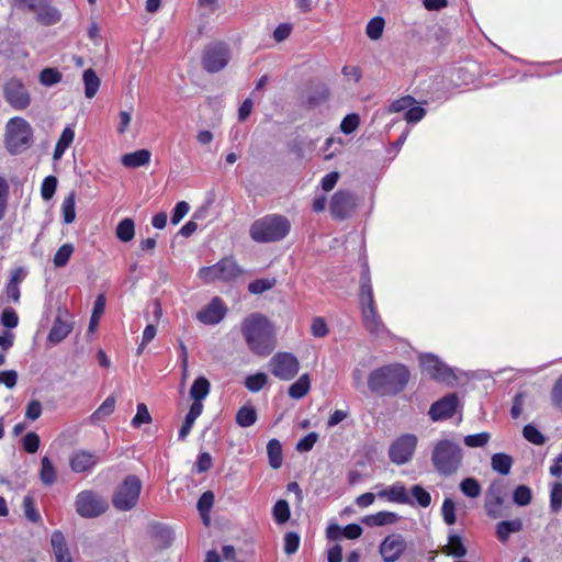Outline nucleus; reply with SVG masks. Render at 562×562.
Here are the masks:
<instances>
[{
	"label": "nucleus",
	"mask_w": 562,
	"mask_h": 562,
	"mask_svg": "<svg viewBox=\"0 0 562 562\" xmlns=\"http://www.w3.org/2000/svg\"><path fill=\"white\" fill-rule=\"evenodd\" d=\"M240 331L251 352L267 356L276 348V329L262 314L252 313L244 318Z\"/></svg>",
	"instance_id": "obj_1"
},
{
	"label": "nucleus",
	"mask_w": 562,
	"mask_h": 562,
	"mask_svg": "<svg viewBox=\"0 0 562 562\" xmlns=\"http://www.w3.org/2000/svg\"><path fill=\"white\" fill-rule=\"evenodd\" d=\"M409 380L407 368L400 363L383 366L373 370L368 378V386L373 393L396 394Z\"/></svg>",
	"instance_id": "obj_2"
},
{
	"label": "nucleus",
	"mask_w": 562,
	"mask_h": 562,
	"mask_svg": "<svg viewBox=\"0 0 562 562\" xmlns=\"http://www.w3.org/2000/svg\"><path fill=\"white\" fill-rule=\"evenodd\" d=\"M290 229L291 223L285 216L271 214L255 221L249 234L257 243H274L283 239Z\"/></svg>",
	"instance_id": "obj_3"
},
{
	"label": "nucleus",
	"mask_w": 562,
	"mask_h": 562,
	"mask_svg": "<svg viewBox=\"0 0 562 562\" xmlns=\"http://www.w3.org/2000/svg\"><path fill=\"white\" fill-rule=\"evenodd\" d=\"M360 306L364 328L373 336L383 335L386 328L378 313L368 272L361 278Z\"/></svg>",
	"instance_id": "obj_4"
},
{
	"label": "nucleus",
	"mask_w": 562,
	"mask_h": 562,
	"mask_svg": "<svg viewBox=\"0 0 562 562\" xmlns=\"http://www.w3.org/2000/svg\"><path fill=\"white\" fill-rule=\"evenodd\" d=\"M462 449L451 440H439L432 450L431 460L436 470L442 475H450L462 463Z\"/></svg>",
	"instance_id": "obj_5"
},
{
	"label": "nucleus",
	"mask_w": 562,
	"mask_h": 562,
	"mask_svg": "<svg viewBox=\"0 0 562 562\" xmlns=\"http://www.w3.org/2000/svg\"><path fill=\"white\" fill-rule=\"evenodd\" d=\"M33 130L30 123L20 116L10 119L5 124L4 144L10 154L24 151L32 144Z\"/></svg>",
	"instance_id": "obj_6"
},
{
	"label": "nucleus",
	"mask_w": 562,
	"mask_h": 562,
	"mask_svg": "<svg viewBox=\"0 0 562 562\" xmlns=\"http://www.w3.org/2000/svg\"><path fill=\"white\" fill-rule=\"evenodd\" d=\"M140 491V480L136 475L126 476L113 493V506L121 512L131 510L137 505Z\"/></svg>",
	"instance_id": "obj_7"
},
{
	"label": "nucleus",
	"mask_w": 562,
	"mask_h": 562,
	"mask_svg": "<svg viewBox=\"0 0 562 562\" xmlns=\"http://www.w3.org/2000/svg\"><path fill=\"white\" fill-rule=\"evenodd\" d=\"M15 7L35 14L36 21L45 26L55 25L61 20V12L52 5V0H13Z\"/></svg>",
	"instance_id": "obj_8"
},
{
	"label": "nucleus",
	"mask_w": 562,
	"mask_h": 562,
	"mask_svg": "<svg viewBox=\"0 0 562 562\" xmlns=\"http://www.w3.org/2000/svg\"><path fill=\"white\" fill-rule=\"evenodd\" d=\"M240 272V268L232 258H224L213 266L201 268L198 272V277L204 283L215 281L226 282L236 279Z\"/></svg>",
	"instance_id": "obj_9"
},
{
	"label": "nucleus",
	"mask_w": 562,
	"mask_h": 562,
	"mask_svg": "<svg viewBox=\"0 0 562 562\" xmlns=\"http://www.w3.org/2000/svg\"><path fill=\"white\" fill-rule=\"evenodd\" d=\"M76 510L85 518L98 517L108 509V503L91 491H82L76 497Z\"/></svg>",
	"instance_id": "obj_10"
},
{
	"label": "nucleus",
	"mask_w": 562,
	"mask_h": 562,
	"mask_svg": "<svg viewBox=\"0 0 562 562\" xmlns=\"http://www.w3.org/2000/svg\"><path fill=\"white\" fill-rule=\"evenodd\" d=\"M272 374L283 381L292 380L300 370L297 358L290 352H278L269 362Z\"/></svg>",
	"instance_id": "obj_11"
},
{
	"label": "nucleus",
	"mask_w": 562,
	"mask_h": 562,
	"mask_svg": "<svg viewBox=\"0 0 562 562\" xmlns=\"http://www.w3.org/2000/svg\"><path fill=\"white\" fill-rule=\"evenodd\" d=\"M229 50L223 43H213L206 46L202 64L209 72H216L223 69L229 60Z\"/></svg>",
	"instance_id": "obj_12"
},
{
	"label": "nucleus",
	"mask_w": 562,
	"mask_h": 562,
	"mask_svg": "<svg viewBox=\"0 0 562 562\" xmlns=\"http://www.w3.org/2000/svg\"><path fill=\"white\" fill-rule=\"evenodd\" d=\"M420 366L423 373L436 381L450 384L456 379L451 369L434 355L429 353L422 356Z\"/></svg>",
	"instance_id": "obj_13"
},
{
	"label": "nucleus",
	"mask_w": 562,
	"mask_h": 562,
	"mask_svg": "<svg viewBox=\"0 0 562 562\" xmlns=\"http://www.w3.org/2000/svg\"><path fill=\"white\" fill-rule=\"evenodd\" d=\"M417 437L411 434L398 437L389 449V457L395 464L407 463L416 449Z\"/></svg>",
	"instance_id": "obj_14"
},
{
	"label": "nucleus",
	"mask_w": 562,
	"mask_h": 562,
	"mask_svg": "<svg viewBox=\"0 0 562 562\" xmlns=\"http://www.w3.org/2000/svg\"><path fill=\"white\" fill-rule=\"evenodd\" d=\"M3 95L5 101L15 110H24L31 104V95L26 87L15 78L5 82Z\"/></svg>",
	"instance_id": "obj_15"
},
{
	"label": "nucleus",
	"mask_w": 562,
	"mask_h": 562,
	"mask_svg": "<svg viewBox=\"0 0 562 562\" xmlns=\"http://www.w3.org/2000/svg\"><path fill=\"white\" fill-rule=\"evenodd\" d=\"M357 206V199L353 193L339 190L331 196L329 211L334 218L345 220L350 216Z\"/></svg>",
	"instance_id": "obj_16"
},
{
	"label": "nucleus",
	"mask_w": 562,
	"mask_h": 562,
	"mask_svg": "<svg viewBox=\"0 0 562 562\" xmlns=\"http://www.w3.org/2000/svg\"><path fill=\"white\" fill-rule=\"evenodd\" d=\"M227 308L221 297L215 296L211 302L196 313L199 322L205 325H216L226 315Z\"/></svg>",
	"instance_id": "obj_17"
},
{
	"label": "nucleus",
	"mask_w": 562,
	"mask_h": 562,
	"mask_svg": "<svg viewBox=\"0 0 562 562\" xmlns=\"http://www.w3.org/2000/svg\"><path fill=\"white\" fill-rule=\"evenodd\" d=\"M74 328V324L70 321L69 314L66 310H58L54 324L48 333L47 340L57 345L61 342Z\"/></svg>",
	"instance_id": "obj_18"
},
{
	"label": "nucleus",
	"mask_w": 562,
	"mask_h": 562,
	"mask_svg": "<svg viewBox=\"0 0 562 562\" xmlns=\"http://www.w3.org/2000/svg\"><path fill=\"white\" fill-rule=\"evenodd\" d=\"M406 549V542L400 535L387 536L380 544L379 551L383 562H395Z\"/></svg>",
	"instance_id": "obj_19"
},
{
	"label": "nucleus",
	"mask_w": 562,
	"mask_h": 562,
	"mask_svg": "<svg viewBox=\"0 0 562 562\" xmlns=\"http://www.w3.org/2000/svg\"><path fill=\"white\" fill-rule=\"evenodd\" d=\"M457 406V395L449 394L430 406L429 416L435 422L447 419L456 413Z\"/></svg>",
	"instance_id": "obj_20"
},
{
	"label": "nucleus",
	"mask_w": 562,
	"mask_h": 562,
	"mask_svg": "<svg viewBox=\"0 0 562 562\" xmlns=\"http://www.w3.org/2000/svg\"><path fill=\"white\" fill-rule=\"evenodd\" d=\"M97 463V456L85 450L75 452L69 460L70 469L76 473L87 472L94 468Z\"/></svg>",
	"instance_id": "obj_21"
},
{
	"label": "nucleus",
	"mask_w": 562,
	"mask_h": 562,
	"mask_svg": "<svg viewBox=\"0 0 562 562\" xmlns=\"http://www.w3.org/2000/svg\"><path fill=\"white\" fill-rule=\"evenodd\" d=\"M504 502L503 492L501 486H496L492 484L487 492L485 498V509L488 516L493 518H497L501 516V506Z\"/></svg>",
	"instance_id": "obj_22"
},
{
	"label": "nucleus",
	"mask_w": 562,
	"mask_h": 562,
	"mask_svg": "<svg viewBox=\"0 0 562 562\" xmlns=\"http://www.w3.org/2000/svg\"><path fill=\"white\" fill-rule=\"evenodd\" d=\"M151 153L148 149H138L122 156L121 162L126 168H138L150 162Z\"/></svg>",
	"instance_id": "obj_23"
},
{
	"label": "nucleus",
	"mask_w": 562,
	"mask_h": 562,
	"mask_svg": "<svg viewBox=\"0 0 562 562\" xmlns=\"http://www.w3.org/2000/svg\"><path fill=\"white\" fill-rule=\"evenodd\" d=\"M378 496L381 498H386L390 502L402 503V504L409 503V496L406 492V488L400 482H396L393 485L389 486L387 488L380 491L378 493Z\"/></svg>",
	"instance_id": "obj_24"
},
{
	"label": "nucleus",
	"mask_w": 562,
	"mask_h": 562,
	"mask_svg": "<svg viewBox=\"0 0 562 562\" xmlns=\"http://www.w3.org/2000/svg\"><path fill=\"white\" fill-rule=\"evenodd\" d=\"M116 400L113 395L108 396L103 403L91 414L90 422L98 424L106 419L115 409Z\"/></svg>",
	"instance_id": "obj_25"
},
{
	"label": "nucleus",
	"mask_w": 562,
	"mask_h": 562,
	"mask_svg": "<svg viewBox=\"0 0 562 562\" xmlns=\"http://www.w3.org/2000/svg\"><path fill=\"white\" fill-rule=\"evenodd\" d=\"M74 139L75 131L70 126L65 127L55 146L53 158L55 160H59Z\"/></svg>",
	"instance_id": "obj_26"
},
{
	"label": "nucleus",
	"mask_w": 562,
	"mask_h": 562,
	"mask_svg": "<svg viewBox=\"0 0 562 562\" xmlns=\"http://www.w3.org/2000/svg\"><path fill=\"white\" fill-rule=\"evenodd\" d=\"M522 529V521L520 519L501 521L496 526L497 538L502 542H506L513 532H518Z\"/></svg>",
	"instance_id": "obj_27"
},
{
	"label": "nucleus",
	"mask_w": 562,
	"mask_h": 562,
	"mask_svg": "<svg viewBox=\"0 0 562 562\" xmlns=\"http://www.w3.org/2000/svg\"><path fill=\"white\" fill-rule=\"evenodd\" d=\"M63 221L65 224H71L76 220V192H69L63 200L60 206Z\"/></svg>",
	"instance_id": "obj_28"
},
{
	"label": "nucleus",
	"mask_w": 562,
	"mask_h": 562,
	"mask_svg": "<svg viewBox=\"0 0 562 562\" xmlns=\"http://www.w3.org/2000/svg\"><path fill=\"white\" fill-rule=\"evenodd\" d=\"M311 389V380L307 373L302 374L293 384L289 387V395L294 400L304 397Z\"/></svg>",
	"instance_id": "obj_29"
},
{
	"label": "nucleus",
	"mask_w": 562,
	"mask_h": 562,
	"mask_svg": "<svg viewBox=\"0 0 562 562\" xmlns=\"http://www.w3.org/2000/svg\"><path fill=\"white\" fill-rule=\"evenodd\" d=\"M491 467L495 472L507 475L513 467V458L506 453H495L491 458Z\"/></svg>",
	"instance_id": "obj_30"
},
{
	"label": "nucleus",
	"mask_w": 562,
	"mask_h": 562,
	"mask_svg": "<svg viewBox=\"0 0 562 562\" xmlns=\"http://www.w3.org/2000/svg\"><path fill=\"white\" fill-rule=\"evenodd\" d=\"M443 552L454 558H462L467 554V548L464 547L461 537L458 535H450L448 543L443 548Z\"/></svg>",
	"instance_id": "obj_31"
},
{
	"label": "nucleus",
	"mask_w": 562,
	"mask_h": 562,
	"mask_svg": "<svg viewBox=\"0 0 562 562\" xmlns=\"http://www.w3.org/2000/svg\"><path fill=\"white\" fill-rule=\"evenodd\" d=\"M83 82H85V95L88 99L93 98L100 88V79L93 69L89 68V69L85 70Z\"/></svg>",
	"instance_id": "obj_32"
},
{
	"label": "nucleus",
	"mask_w": 562,
	"mask_h": 562,
	"mask_svg": "<svg viewBox=\"0 0 562 562\" xmlns=\"http://www.w3.org/2000/svg\"><path fill=\"white\" fill-rule=\"evenodd\" d=\"M211 384L207 381L206 378L200 376L195 379L193 382L191 389H190V396L193 401H201L204 400L209 393H210Z\"/></svg>",
	"instance_id": "obj_33"
},
{
	"label": "nucleus",
	"mask_w": 562,
	"mask_h": 562,
	"mask_svg": "<svg viewBox=\"0 0 562 562\" xmlns=\"http://www.w3.org/2000/svg\"><path fill=\"white\" fill-rule=\"evenodd\" d=\"M267 452L270 465L273 469H279L282 464V448L280 441L277 439L269 440L267 445Z\"/></svg>",
	"instance_id": "obj_34"
},
{
	"label": "nucleus",
	"mask_w": 562,
	"mask_h": 562,
	"mask_svg": "<svg viewBox=\"0 0 562 562\" xmlns=\"http://www.w3.org/2000/svg\"><path fill=\"white\" fill-rule=\"evenodd\" d=\"M257 420V413L252 405L243 406L236 414V423L240 427H249Z\"/></svg>",
	"instance_id": "obj_35"
},
{
	"label": "nucleus",
	"mask_w": 562,
	"mask_h": 562,
	"mask_svg": "<svg viewBox=\"0 0 562 562\" xmlns=\"http://www.w3.org/2000/svg\"><path fill=\"white\" fill-rule=\"evenodd\" d=\"M396 520V515L391 512H379L374 515H369L363 518V522L368 526H384L393 524Z\"/></svg>",
	"instance_id": "obj_36"
},
{
	"label": "nucleus",
	"mask_w": 562,
	"mask_h": 562,
	"mask_svg": "<svg viewBox=\"0 0 562 562\" xmlns=\"http://www.w3.org/2000/svg\"><path fill=\"white\" fill-rule=\"evenodd\" d=\"M135 236L133 220L124 218L116 226V237L124 243L131 241Z\"/></svg>",
	"instance_id": "obj_37"
},
{
	"label": "nucleus",
	"mask_w": 562,
	"mask_h": 562,
	"mask_svg": "<svg viewBox=\"0 0 562 562\" xmlns=\"http://www.w3.org/2000/svg\"><path fill=\"white\" fill-rule=\"evenodd\" d=\"M50 544L56 560L70 553L66 544L65 537L63 532L59 530L53 532L50 538Z\"/></svg>",
	"instance_id": "obj_38"
},
{
	"label": "nucleus",
	"mask_w": 562,
	"mask_h": 562,
	"mask_svg": "<svg viewBox=\"0 0 562 562\" xmlns=\"http://www.w3.org/2000/svg\"><path fill=\"white\" fill-rule=\"evenodd\" d=\"M214 503V494L211 491L204 492L198 501V509L203 518L205 525H209V513Z\"/></svg>",
	"instance_id": "obj_39"
},
{
	"label": "nucleus",
	"mask_w": 562,
	"mask_h": 562,
	"mask_svg": "<svg viewBox=\"0 0 562 562\" xmlns=\"http://www.w3.org/2000/svg\"><path fill=\"white\" fill-rule=\"evenodd\" d=\"M75 251V247L72 244H64L61 245L56 254L54 255L53 262L56 268L65 267L69 259L71 258Z\"/></svg>",
	"instance_id": "obj_40"
},
{
	"label": "nucleus",
	"mask_w": 562,
	"mask_h": 562,
	"mask_svg": "<svg viewBox=\"0 0 562 562\" xmlns=\"http://www.w3.org/2000/svg\"><path fill=\"white\" fill-rule=\"evenodd\" d=\"M40 477L44 485H52L56 481V470L47 457L42 458Z\"/></svg>",
	"instance_id": "obj_41"
},
{
	"label": "nucleus",
	"mask_w": 562,
	"mask_h": 562,
	"mask_svg": "<svg viewBox=\"0 0 562 562\" xmlns=\"http://www.w3.org/2000/svg\"><path fill=\"white\" fill-rule=\"evenodd\" d=\"M272 514L277 524L286 522L291 516L289 503L284 499L278 501L273 506Z\"/></svg>",
	"instance_id": "obj_42"
},
{
	"label": "nucleus",
	"mask_w": 562,
	"mask_h": 562,
	"mask_svg": "<svg viewBox=\"0 0 562 562\" xmlns=\"http://www.w3.org/2000/svg\"><path fill=\"white\" fill-rule=\"evenodd\" d=\"M384 19L381 16H375L369 21L366 27V33L369 38L376 41L381 38L384 30Z\"/></svg>",
	"instance_id": "obj_43"
},
{
	"label": "nucleus",
	"mask_w": 562,
	"mask_h": 562,
	"mask_svg": "<svg viewBox=\"0 0 562 562\" xmlns=\"http://www.w3.org/2000/svg\"><path fill=\"white\" fill-rule=\"evenodd\" d=\"M105 310V297L103 294L97 296L90 318L89 330L93 331Z\"/></svg>",
	"instance_id": "obj_44"
},
{
	"label": "nucleus",
	"mask_w": 562,
	"mask_h": 562,
	"mask_svg": "<svg viewBox=\"0 0 562 562\" xmlns=\"http://www.w3.org/2000/svg\"><path fill=\"white\" fill-rule=\"evenodd\" d=\"M460 490L461 492L471 498H476L481 494V485L474 477H467L461 481L460 483Z\"/></svg>",
	"instance_id": "obj_45"
},
{
	"label": "nucleus",
	"mask_w": 562,
	"mask_h": 562,
	"mask_svg": "<svg viewBox=\"0 0 562 562\" xmlns=\"http://www.w3.org/2000/svg\"><path fill=\"white\" fill-rule=\"evenodd\" d=\"M277 284L274 278L257 279L248 284V291L252 294H261L271 290Z\"/></svg>",
	"instance_id": "obj_46"
},
{
	"label": "nucleus",
	"mask_w": 562,
	"mask_h": 562,
	"mask_svg": "<svg viewBox=\"0 0 562 562\" xmlns=\"http://www.w3.org/2000/svg\"><path fill=\"white\" fill-rule=\"evenodd\" d=\"M268 382V375L266 373L259 372L256 374H251L246 378L245 386L250 392H259Z\"/></svg>",
	"instance_id": "obj_47"
},
{
	"label": "nucleus",
	"mask_w": 562,
	"mask_h": 562,
	"mask_svg": "<svg viewBox=\"0 0 562 562\" xmlns=\"http://www.w3.org/2000/svg\"><path fill=\"white\" fill-rule=\"evenodd\" d=\"M63 75L55 68H45L40 74V82L43 86L50 87L61 81Z\"/></svg>",
	"instance_id": "obj_48"
},
{
	"label": "nucleus",
	"mask_w": 562,
	"mask_h": 562,
	"mask_svg": "<svg viewBox=\"0 0 562 562\" xmlns=\"http://www.w3.org/2000/svg\"><path fill=\"white\" fill-rule=\"evenodd\" d=\"M550 508L553 513H558L562 508V483L560 482H555L551 486Z\"/></svg>",
	"instance_id": "obj_49"
},
{
	"label": "nucleus",
	"mask_w": 562,
	"mask_h": 562,
	"mask_svg": "<svg viewBox=\"0 0 562 562\" xmlns=\"http://www.w3.org/2000/svg\"><path fill=\"white\" fill-rule=\"evenodd\" d=\"M151 423V416L147 406L144 403L137 405L136 415L133 417L131 424L134 428H139L143 424Z\"/></svg>",
	"instance_id": "obj_50"
},
{
	"label": "nucleus",
	"mask_w": 562,
	"mask_h": 562,
	"mask_svg": "<svg viewBox=\"0 0 562 562\" xmlns=\"http://www.w3.org/2000/svg\"><path fill=\"white\" fill-rule=\"evenodd\" d=\"M532 498L531 490L526 485H519L513 494V499L518 506H527Z\"/></svg>",
	"instance_id": "obj_51"
},
{
	"label": "nucleus",
	"mask_w": 562,
	"mask_h": 562,
	"mask_svg": "<svg viewBox=\"0 0 562 562\" xmlns=\"http://www.w3.org/2000/svg\"><path fill=\"white\" fill-rule=\"evenodd\" d=\"M57 178L55 176H47L41 187V195L45 201H49L56 191Z\"/></svg>",
	"instance_id": "obj_52"
},
{
	"label": "nucleus",
	"mask_w": 562,
	"mask_h": 562,
	"mask_svg": "<svg viewBox=\"0 0 562 562\" xmlns=\"http://www.w3.org/2000/svg\"><path fill=\"white\" fill-rule=\"evenodd\" d=\"M491 438L490 432L483 431L475 435H468L464 438L465 446L470 448L484 447Z\"/></svg>",
	"instance_id": "obj_53"
},
{
	"label": "nucleus",
	"mask_w": 562,
	"mask_h": 562,
	"mask_svg": "<svg viewBox=\"0 0 562 562\" xmlns=\"http://www.w3.org/2000/svg\"><path fill=\"white\" fill-rule=\"evenodd\" d=\"M442 518L447 525L456 522V505L451 498H446L441 507Z\"/></svg>",
	"instance_id": "obj_54"
},
{
	"label": "nucleus",
	"mask_w": 562,
	"mask_h": 562,
	"mask_svg": "<svg viewBox=\"0 0 562 562\" xmlns=\"http://www.w3.org/2000/svg\"><path fill=\"white\" fill-rule=\"evenodd\" d=\"M524 437L533 445H543L544 436L532 425H527L522 430Z\"/></svg>",
	"instance_id": "obj_55"
},
{
	"label": "nucleus",
	"mask_w": 562,
	"mask_h": 562,
	"mask_svg": "<svg viewBox=\"0 0 562 562\" xmlns=\"http://www.w3.org/2000/svg\"><path fill=\"white\" fill-rule=\"evenodd\" d=\"M23 509L25 517L32 521L37 522L41 520V515L34 506L33 498L31 496H25L23 499Z\"/></svg>",
	"instance_id": "obj_56"
},
{
	"label": "nucleus",
	"mask_w": 562,
	"mask_h": 562,
	"mask_svg": "<svg viewBox=\"0 0 562 562\" xmlns=\"http://www.w3.org/2000/svg\"><path fill=\"white\" fill-rule=\"evenodd\" d=\"M412 495L422 507H428L431 503L430 494L420 485H415L412 487Z\"/></svg>",
	"instance_id": "obj_57"
},
{
	"label": "nucleus",
	"mask_w": 562,
	"mask_h": 562,
	"mask_svg": "<svg viewBox=\"0 0 562 562\" xmlns=\"http://www.w3.org/2000/svg\"><path fill=\"white\" fill-rule=\"evenodd\" d=\"M414 103L415 99L413 97L406 95L393 101L389 108V111L392 113H398L405 110L407 111Z\"/></svg>",
	"instance_id": "obj_58"
},
{
	"label": "nucleus",
	"mask_w": 562,
	"mask_h": 562,
	"mask_svg": "<svg viewBox=\"0 0 562 562\" xmlns=\"http://www.w3.org/2000/svg\"><path fill=\"white\" fill-rule=\"evenodd\" d=\"M359 124H360L359 115L352 113V114L347 115L341 121L340 130L345 134H350L358 128Z\"/></svg>",
	"instance_id": "obj_59"
},
{
	"label": "nucleus",
	"mask_w": 562,
	"mask_h": 562,
	"mask_svg": "<svg viewBox=\"0 0 562 562\" xmlns=\"http://www.w3.org/2000/svg\"><path fill=\"white\" fill-rule=\"evenodd\" d=\"M317 439H318V435L316 432L313 431V432L307 434L296 443V450L299 452L310 451L316 443Z\"/></svg>",
	"instance_id": "obj_60"
},
{
	"label": "nucleus",
	"mask_w": 562,
	"mask_h": 562,
	"mask_svg": "<svg viewBox=\"0 0 562 562\" xmlns=\"http://www.w3.org/2000/svg\"><path fill=\"white\" fill-rule=\"evenodd\" d=\"M300 546V537L295 532H288L284 537V551L286 554H293Z\"/></svg>",
	"instance_id": "obj_61"
},
{
	"label": "nucleus",
	"mask_w": 562,
	"mask_h": 562,
	"mask_svg": "<svg viewBox=\"0 0 562 562\" xmlns=\"http://www.w3.org/2000/svg\"><path fill=\"white\" fill-rule=\"evenodd\" d=\"M190 205L186 201L178 202L173 209L171 223L173 225L179 224L182 218L188 214Z\"/></svg>",
	"instance_id": "obj_62"
},
{
	"label": "nucleus",
	"mask_w": 562,
	"mask_h": 562,
	"mask_svg": "<svg viewBox=\"0 0 562 562\" xmlns=\"http://www.w3.org/2000/svg\"><path fill=\"white\" fill-rule=\"evenodd\" d=\"M23 447L29 453H34L40 447V437L35 432H29L23 438Z\"/></svg>",
	"instance_id": "obj_63"
},
{
	"label": "nucleus",
	"mask_w": 562,
	"mask_h": 562,
	"mask_svg": "<svg viewBox=\"0 0 562 562\" xmlns=\"http://www.w3.org/2000/svg\"><path fill=\"white\" fill-rule=\"evenodd\" d=\"M1 323L7 328H15L19 324V317L14 310L5 308L2 312Z\"/></svg>",
	"instance_id": "obj_64"
}]
</instances>
